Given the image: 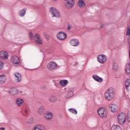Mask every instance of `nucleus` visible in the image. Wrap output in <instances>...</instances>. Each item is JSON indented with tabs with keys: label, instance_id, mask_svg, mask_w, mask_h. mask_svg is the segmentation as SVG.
Masks as SVG:
<instances>
[{
	"label": "nucleus",
	"instance_id": "obj_24",
	"mask_svg": "<svg viewBox=\"0 0 130 130\" xmlns=\"http://www.w3.org/2000/svg\"><path fill=\"white\" fill-rule=\"evenodd\" d=\"M125 73H126V74H127V75H129V74H130L129 63H128L126 64Z\"/></svg>",
	"mask_w": 130,
	"mask_h": 130
},
{
	"label": "nucleus",
	"instance_id": "obj_17",
	"mask_svg": "<svg viewBox=\"0 0 130 130\" xmlns=\"http://www.w3.org/2000/svg\"><path fill=\"white\" fill-rule=\"evenodd\" d=\"M33 130H45V126L44 125L38 124L34 127Z\"/></svg>",
	"mask_w": 130,
	"mask_h": 130
},
{
	"label": "nucleus",
	"instance_id": "obj_8",
	"mask_svg": "<svg viewBox=\"0 0 130 130\" xmlns=\"http://www.w3.org/2000/svg\"><path fill=\"white\" fill-rule=\"evenodd\" d=\"M57 38L59 40H64L67 38V34L64 32L60 31L57 34Z\"/></svg>",
	"mask_w": 130,
	"mask_h": 130
},
{
	"label": "nucleus",
	"instance_id": "obj_2",
	"mask_svg": "<svg viewBox=\"0 0 130 130\" xmlns=\"http://www.w3.org/2000/svg\"><path fill=\"white\" fill-rule=\"evenodd\" d=\"M126 121V115L124 113H121L117 116V121L120 124H124Z\"/></svg>",
	"mask_w": 130,
	"mask_h": 130
},
{
	"label": "nucleus",
	"instance_id": "obj_19",
	"mask_svg": "<svg viewBox=\"0 0 130 130\" xmlns=\"http://www.w3.org/2000/svg\"><path fill=\"white\" fill-rule=\"evenodd\" d=\"M92 78L93 79H94L95 81H96V82H99V83H102V82L103 81V79H102V78L96 75H93Z\"/></svg>",
	"mask_w": 130,
	"mask_h": 130
},
{
	"label": "nucleus",
	"instance_id": "obj_6",
	"mask_svg": "<svg viewBox=\"0 0 130 130\" xmlns=\"http://www.w3.org/2000/svg\"><path fill=\"white\" fill-rule=\"evenodd\" d=\"M75 5V0H65L64 6L66 9H72Z\"/></svg>",
	"mask_w": 130,
	"mask_h": 130
},
{
	"label": "nucleus",
	"instance_id": "obj_39",
	"mask_svg": "<svg viewBox=\"0 0 130 130\" xmlns=\"http://www.w3.org/2000/svg\"><path fill=\"white\" fill-rule=\"evenodd\" d=\"M85 6H86V4L84 1H82V7H85Z\"/></svg>",
	"mask_w": 130,
	"mask_h": 130
},
{
	"label": "nucleus",
	"instance_id": "obj_38",
	"mask_svg": "<svg viewBox=\"0 0 130 130\" xmlns=\"http://www.w3.org/2000/svg\"><path fill=\"white\" fill-rule=\"evenodd\" d=\"M29 37L30 39H33V34L31 32H29Z\"/></svg>",
	"mask_w": 130,
	"mask_h": 130
},
{
	"label": "nucleus",
	"instance_id": "obj_28",
	"mask_svg": "<svg viewBox=\"0 0 130 130\" xmlns=\"http://www.w3.org/2000/svg\"><path fill=\"white\" fill-rule=\"evenodd\" d=\"M111 130H122L121 127L117 125H114L111 127Z\"/></svg>",
	"mask_w": 130,
	"mask_h": 130
},
{
	"label": "nucleus",
	"instance_id": "obj_18",
	"mask_svg": "<svg viewBox=\"0 0 130 130\" xmlns=\"http://www.w3.org/2000/svg\"><path fill=\"white\" fill-rule=\"evenodd\" d=\"M70 44L72 45V46H78L79 44H80V43L78 40L73 39L71 40Z\"/></svg>",
	"mask_w": 130,
	"mask_h": 130
},
{
	"label": "nucleus",
	"instance_id": "obj_5",
	"mask_svg": "<svg viewBox=\"0 0 130 130\" xmlns=\"http://www.w3.org/2000/svg\"><path fill=\"white\" fill-rule=\"evenodd\" d=\"M98 112L100 117H102V118L107 117V112L106 111V109H105V108H101L99 109Z\"/></svg>",
	"mask_w": 130,
	"mask_h": 130
},
{
	"label": "nucleus",
	"instance_id": "obj_15",
	"mask_svg": "<svg viewBox=\"0 0 130 130\" xmlns=\"http://www.w3.org/2000/svg\"><path fill=\"white\" fill-rule=\"evenodd\" d=\"M44 112H45V107L43 106H41L38 109V114L39 115H43Z\"/></svg>",
	"mask_w": 130,
	"mask_h": 130
},
{
	"label": "nucleus",
	"instance_id": "obj_29",
	"mask_svg": "<svg viewBox=\"0 0 130 130\" xmlns=\"http://www.w3.org/2000/svg\"><path fill=\"white\" fill-rule=\"evenodd\" d=\"M113 69L114 72H116V71H118L119 69L118 64L116 63H114L113 64Z\"/></svg>",
	"mask_w": 130,
	"mask_h": 130
},
{
	"label": "nucleus",
	"instance_id": "obj_32",
	"mask_svg": "<svg viewBox=\"0 0 130 130\" xmlns=\"http://www.w3.org/2000/svg\"><path fill=\"white\" fill-rule=\"evenodd\" d=\"M44 36L45 37L46 39L47 40H49V39L50 38V37L49 36V35L47 34H44Z\"/></svg>",
	"mask_w": 130,
	"mask_h": 130
},
{
	"label": "nucleus",
	"instance_id": "obj_22",
	"mask_svg": "<svg viewBox=\"0 0 130 130\" xmlns=\"http://www.w3.org/2000/svg\"><path fill=\"white\" fill-rule=\"evenodd\" d=\"M7 80V77L4 75H1L0 76V84H4Z\"/></svg>",
	"mask_w": 130,
	"mask_h": 130
},
{
	"label": "nucleus",
	"instance_id": "obj_43",
	"mask_svg": "<svg viewBox=\"0 0 130 130\" xmlns=\"http://www.w3.org/2000/svg\"><path fill=\"white\" fill-rule=\"evenodd\" d=\"M52 2H57V0H52Z\"/></svg>",
	"mask_w": 130,
	"mask_h": 130
},
{
	"label": "nucleus",
	"instance_id": "obj_23",
	"mask_svg": "<svg viewBox=\"0 0 130 130\" xmlns=\"http://www.w3.org/2000/svg\"><path fill=\"white\" fill-rule=\"evenodd\" d=\"M26 9H23L20 11L19 13V15L20 17H24L25 16V14H26Z\"/></svg>",
	"mask_w": 130,
	"mask_h": 130
},
{
	"label": "nucleus",
	"instance_id": "obj_14",
	"mask_svg": "<svg viewBox=\"0 0 130 130\" xmlns=\"http://www.w3.org/2000/svg\"><path fill=\"white\" fill-rule=\"evenodd\" d=\"M117 106L114 104H111L109 105V109L111 110V112H116L118 109Z\"/></svg>",
	"mask_w": 130,
	"mask_h": 130
},
{
	"label": "nucleus",
	"instance_id": "obj_34",
	"mask_svg": "<svg viewBox=\"0 0 130 130\" xmlns=\"http://www.w3.org/2000/svg\"><path fill=\"white\" fill-rule=\"evenodd\" d=\"M126 35H128V36H129L130 35V27H128L126 31Z\"/></svg>",
	"mask_w": 130,
	"mask_h": 130
},
{
	"label": "nucleus",
	"instance_id": "obj_42",
	"mask_svg": "<svg viewBox=\"0 0 130 130\" xmlns=\"http://www.w3.org/2000/svg\"><path fill=\"white\" fill-rule=\"evenodd\" d=\"M74 66H75V67H76L77 66H78V63L75 62V63H74Z\"/></svg>",
	"mask_w": 130,
	"mask_h": 130
},
{
	"label": "nucleus",
	"instance_id": "obj_4",
	"mask_svg": "<svg viewBox=\"0 0 130 130\" xmlns=\"http://www.w3.org/2000/svg\"><path fill=\"white\" fill-rule=\"evenodd\" d=\"M58 67V65L54 61H51L47 65V68L49 71H54Z\"/></svg>",
	"mask_w": 130,
	"mask_h": 130
},
{
	"label": "nucleus",
	"instance_id": "obj_13",
	"mask_svg": "<svg viewBox=\"0 0 130 130\" xmlns=\"http://www.w3.org/2000/svg\"><path fill=\"white\" fill-rule=\"evenodd\" d=\"M44 117L46 119V120H51L52 117H53V114L50 112H47L44 115Z\"/></svg>",
	"mask_w": 130,
	"mask_h": 130
},
{
	"label": "nucleus",
	"instance_id": "obj_7",
	"mask_svg": "<svg viewBox=\"0 0 130 130\" xmlns=\"http://www.w3.org/2000/svg\"><path fill=\"white\" fill-rule=\"evenodd\" d=\"M98 61L100 63H105V62L107 60V57L106 55L102 54L99 55L97 57Z\"/></svg>",
	"mask_w": 130,
	"mask_h": 130
},
{
	"label": "nucleus",
	"instance_id": "obj_26",
	"mask_svg": "<svg viewBox=\"0 0 130 130\" xmlns=\"http://www.w3.org/2000/svg\"><path fill=\"white\" fill-rule=\"evenodd\" d=\"M125 85L126 90H129L130 79H128L125 81Z\"/></svg>",
	"mask_w": 130,
	"mask_h": 130
},
{
	"label": "nucleus",
	"instance_id": "obj_3",
	"mask_svg": "<svg viewBox=\"0 0 130 130\" xmlns=\"http://www.w3.org/2000/svg\"><path fill=\"white\" fill-rule=\"evenodd\" d=\"M50 12L52 14L53 17L55 18H60V14L58 10L54 7H51L50 8Z\"/></svg>",
	"mask_w": 130,
	"mask_h": 130
},
{
	"label": "nucleus",
	"instance_id": "obj_9",
	"mask_svg": "<svg viewBox=\"0 0 130 130\" xmlns=\"http://www.w3.org/2000/svg\"><path fill=\"white\" fill-rule=\"evenodd\" d=\"M0 57L2 59H8L9 58V53L5 51L0 52Z\"/></svg>",
	"mask_w": 130,
	"mask_h": 130
},
{
	"label": "nucleus",
	"instance_id": "obj_10",
	"mask_svg": "<svg viewBox=\"0 0 130 130\" xmlns=\"http://www.w3.org/2000/svg\"><path fill=\"white\" fill-rule=\"evenodd\" d=\"M19 93V90L16 88H12L8 90V93L11 96L17 95Z\"/></svg>",
	"mask_w": 130,
	"mask_h": 130
},
{
	"label": "nucleus",
	"instance_id": "obj_31",
	"mask_svg": "<svg viewBox=\"0 0 130 130\" xmlns=\"http://www.w3.org/2000/svg\"><path fill=\"white\" fill-rule=\"evenodd\" d=\"M73 29V25L72 24H68V27H67V30H69V31L72 30Z\"/></svg>",
	"mask_w": 130,
	"mask_h": 130
},
{
	"label": "nucleus",
	"instance_id": "obj_1",
	"mask_svg": "<svg viewBox=\"0 0 130 130\" xmlns=\"http://www.w3.org/2000/svg\"><path fill=\"white\" fill-rule=\"evenodd\" d=\"M104 97L107 101H111L113 99H114V97H115V90H114V88L111 87L107 89L105 92Z\"/></svg>",
	"mask_w": 130,
	"mask_h": 130
},
{
	"label": "nucleus",
	"instance_id": "obj_20",
	"mask_svg": "<svg viewBox=\"0 0 130 130\" xmlns=\"http://www.w3.org/2000/svg\"><path fill=\"white\" fill-rule=\"evenodd\" d=\"M16 103L18 106H22V104L24 103V100L21 98H18L16 100Z\"/></svg>",
	"mask_w": 130,
	"mask_h": 130
},
{
	"label": "nucleus",
	"instance_id": "obj_16",
	"mask_svg": "<svg viewBox=\"0 0 130 130\" xmlns=\"http://www.w3.org/2000/svg\"><path fill=\"white\" fill-rule=\"evenodd\" d=\"M14 76H15V81L17 83H20V82L22 81V76L21 75V74L19 73H15L14 74Z\"/></svg>",
	"mask_w": 130,
	"mask_h": 130
},
{
	"label": "nucleus",
	"instance_id": "obj_30",
	"mask_svg": "<svg viewBox=\"0 0 130 130\" xmlns=\"http://www.w3.org/2000/svg\"><path fill=\"white\" fill-rule=\"evenodd\" d=\"M68 111H69V112H71L73 114H77L78 113V112L77 111V110L74 108L69 109Z\"/></svg>",
	"mask_w": 130,
	"mask_h": 130
},
{
	"label": "nucleus",
	"instance_id": "obj_25",
	"mask_svg": "<svg viewBox=\"0 0 130 130\" xmlns=\"http://www.w3.org/2000/svg\"><path fill=\"white\" fill-rule=\"evenodd\" d=\"M49 101H50V102L54 103V102H56V101H57V99L55 96H51L49 98Z\"/></svg>",
	"mask_w": 130,
	"mask_h": 130
},
{
	"label": "nucleus",
	"instance_id": "obj_36",
	"mask_svg": "<svg viewBox=\"0 0 130 130\" xmlns=\"http://www.w3.org/2000/svg\"><path fill=\"white\" fill-rule=\"evenodd\" d=\"M127 119H128V121L130 122V111L128 112V113H127Z\"/></svg>",
	"mask_w": 130,
	"mask_h": 130
},
{
	"label": "nucleus",
	"instance_id": "obj_35",
	"mask_svg": "<svg viewBox=\"0 0 130 130\" xmlns=\"http://www.w3.org/2000/svg\"><path fill=\"white\" fill-rule=\"evenodd\" d=\"M24 112L26 115L29 114V112H30V110L28 109H25L24 110Z\"/></svg>",
	"mask_w": 130,
	"mask_h": 130
},
{
	"label": "nucleus",
	"instance_id": "obj_12",
	"mask_svg": "<svg viewBox=\"0 0 130 130\" xmlns=\"http://www.w3.org/2000/svg\"><path fill=\"white\" fill-rule=\"evenodd\" d=\"M11 61L14 64H18L20 63V59L17 56H13L11 58Z\"/></svg>",
	"mask_w": 130,
	"mask_h": 130
},
{
	"label": "nucleus",
	"instance_id": "obj_21",
	"mask_svg": "<svg viewBox=\"0 0 130 130\" xmlns=\"http://www.w3.org/2000/svg\"><path fill=\"white\" fill-rule=\"evenodd\" d=\"M73 96H74V92L72 91H69L65 95V98H66V99H70V98H72Z\"/></svg>",
	"mask_w": 130,
	"mask_h": 130
},
{
	"label": "nucleus",
	"instance_id": "obj_27",
	"mask_svg": "<svg viewBox=\"0 0 130 130\" xmlns=\"http://www.w3.org/2000/svg\"><path fill=\"white\" fill-rule=\"evenodd\" d=\"M59 83H60V85H61V86H64L68 85V80H62L60 81Z\"/></svg>",
	"mask_w": 130,
	"mask_h": 130
},
{
	"label": "nucleus",
	"instance_id": "obj_33",
	"mask_svg": "<svg viewBox=\"0 0 130 130\" xmlns=\"http://www.w3.org/2000/svg\"><path fill=\"white\" fill-rule=\"evenodd\" d=\"M78 6L79 7V8H82V0L78 1Z\"/></svg>",
	"mask_w": 130,
	"mask_h": 130
},
{
	"label": "nucleus",
	"instance_id": "obj_37",
	"mask_svg": "<svg viewBox=\"0 0 130 130\" xmlns=\"http://www.w3.org/2000/svg\"><path fill=\"white\" fill-rule=\"evenodd\" d=\"M4 68V63L3 62H0V70H2Z\"/></svg>",
	"mask_w": 130,
	"mask_h": 130
},
{
	"label": "nucleus",
	"instance_id": "obj_40",
	"mask_svg": "<svg viewBox=\"0 0 130 130\" xmlns=\"http://www.w3.org/2000/svg\"><path fill=\"white\" fill-rule=\"evenodd\" d=\"M0 130H6V128L2 127L0 128Z\"/></svg>",
	"mask_w": 130,
	"mask_h": 130
},
{
	"label": "nucleus",
	"instance_id": "obj_41",
	"mask_svg": "<svg viewBox=\"0 0 130 130\" xmlns=\"http://www.w3.org/2000/svg\"><path fill=\"white\" fill-rule=\"evenodd\" d=\"M104 27V24H101V25H100V27H101V28H102V27Z\"/></svg>",
	"mask_w": 130,
	"mask_h": 130
},
{
	"label": "nucleus",
	"instance_id": "obj_11",
	"mask_svg": "<svg viewBox=\"0 0 130 130\" xmlns=\"http://www.w3.org/2000/svg\"><path fill=\"white\" fill-rule=\"evenodd\" d=\"M34 40L36 42L37 44H42V40H41V38H40V36L39 34H36L34 37Z\"/></svg>",
	"mask_w": 130,
	"mask_h": 130
}]
</instances>
